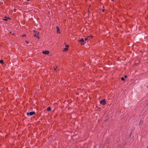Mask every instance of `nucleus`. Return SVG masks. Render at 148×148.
<instances>
[{
    "instance_id": "1",
    "label": "nucleus",
    "mask_w": 148,
    "mask_h": 148,
    "mask_svg": "<svg viewBox=\"0 0 148 148\" xmlns=\"http://www.w3.org/2000/svg\"><path fill=\"white\" fill-rule=\"evenodd\" d=\"M34 32L35 33V34H34V37H37V38L39 39L40 38L38 36V35L39 34V33L38 32H36V31H34Z\"/></svg>"
},
{
    "instance_id": "2",
    "label": "nucleus",
    "mask_w": 148,
    "mask_h": 148,
    "mask_svg": "<svg viewBox=\"0 0 148 148\" xmlns=\"http://www.w3.org/2000/svg\"><path fill=\"white\" fill-rule=\"evenodd\" d=\"M35 113V112H27V114L28 116H29V115L32 116V115H33Z\"/></svg>"
},
{
    "instance_id": "3",
    "label": "nucleus",
    "mask_w": 148,
    "mask_h": 148,
    "mask_svg": "<svg viewBox=\"0 0 148 148\" xmlns=\"http://www.w3.org/2000/svg\"><path fill=\"white\" fill-rule=\"evenodd\" d=\"M79 42H81V45H83L84 44V39L83 38H82L79 41Z\"/></svg>"
},
{
    "instance_id": "4",
    "label": "nucleus",
    "mask_w": 148,
    "mask_h": 148,
    "mask_svg": "<svg viewBox=\"0 0 148 148\" xmlns=\"http://www.w3.org/2000/svg\"><path fill=\"white\" fill-rule=\"evenodd\" d=\"M100 103L101 104H102L103 105H105L106 103L105 100V99L102 100V101H100Z\"/></svg>"
},
{
    "instance_id": "5",
    "label": "nucleus",
    "mask_w": 148,
    "mask_h": 148,
    "mask_svg": "<svg viewBox=\"0 0 148 148\" xmlns=\"http://www.w3.org/2000/svg\"><path fill=\"white\" fill-rule=\"evenodd\" d=\"M42 53H44V54H48L49 53V51H43V52H42Z\"/></svg>"
},
{
    "instance_id": "6",
    "label": "nucleus",
    "mask_w": 148,
    "mask_h": 148,
    "mask_svg": "<svg viewBox=\"0 0 148 148\" xmlns=\"http://www.w3.org/2000/svg\"><path fill=\"white\" fill-rule=\"evenodd\" d=\"M56 29L57 33H60V32L59 29V27H56Z\"/></svg>"
},
{
    "instance_id": "7",
    "label": "nucleus",
    "mask_w": 148,
    "mask_h": 148,
    "mask_svg": "<svg viewBox=\"0 0 148 148\" xmlns=\"http://www.w3.org/2000/svg\"><path fill=\"white\" fill-rule=\"evenodd\" d=\"M92 36H88V37L86 38L85 39V40H88V38H90H90H92Z\"/></svg>"
},
{
    "instance_id": "8",
    "label": "nucleus",
    "mask_w": 148,
    "mask_h": 148,
    "mask_svg": "<svg viewBox=\"0 0 148 148\" xmlns=\"http://www.w3.org/2000/svg\"><path fill=\"white\" fill-rule=\"evenodd\" d=\"M51 109L50 106L48 107L47 109V110L48 111H51Z\"/></svg>"
},
{
    "instance_id": "9",
    "label": "nucleus",
    "mask_w": 148,
    "mask_h": 148,
    "mask_svg": "<svg viewBox=\"0 0 148 148\" xmlns=\"http://www.w3.org/2000/svg\"><path fill=\"white\" fill-rule=\"evenodd\" d=\"M57 68V67L55 66L54 67V71L56 72L57 71V70L56 69Z\"/></svg>"
},
{
    "instance_id": "10",
    "label": "nucleus",
    "mask_w": 148,
    "mask_h": 148,
    "mask_svg": "<svg viewBox=\"0 0 148 148\" xmlns=\"http://www.w3.org/2000/svg\"><path fill=\"white\" fill-rule=\"evenodd\" d=\"M9 18H7V17H5V18L3 19V20L4 21H8V19H9Z\"/></svg>"
},
{
    "instance_id": "11",
    "label": "nucleus",
    "mask_w": 148,
    "mask_h": 148,
    "mask_svg": "<svg viewBox=\"0 0 148 148\" xmlns=\"http://www.w3.org/2000/svg\"><path fill=\"white\" fill-rule=\"evenodd\" d=\"M68 50V49L66 48H64L63 50V51H66L67 50Z\"/></svg>"
},
{
    "instance_id": "12",
    "label": "nucleus",
    "mask_w": 148,
    "mask_h": 148,
    "mask_svg": "<svg viewBox=\"0 0 148 148\" xmlns=\"http://www.w3.org/2000/svg\"><path fill=\"white\" fill-rule=\"evenodd\" d=\"M0 63L3 64V60H1L0 61Z\"/></svg>"
},
{
    "instance_id": "13",
    "label": "nucleus",
    "mask_w": 148,
    "mask_h": 148,
    "mask_svg": "<svg viewBox=\"0 0 148 148\" xmlns=\"http://www.w3.org/2000/svg\"><path fill=\"white\" fill-rule=\"evenodd\" d=\"M121 79L123 81H124L125 80V79H124V78L123 77H121Z\"/></svg>"
},
{
    "instance_id": "14",
    "label": "nucleus",
    "mask_w": 148,
    "mask_h": 148,
    "mask_svg": "<svg viewBox=\"0 0 148 148\" xmlns=\"http://www.w3.org/2000/svg\"><path fill=\"white\" fill-rule=\"evenodd\" d=\"M65 47H66V48H67V47H69V45H65Z\"/></svg>"
},
{
    "instance_id": "15",
    "label": "nucleus",
    "mask_w": 148,
    "mask_h": 148,
    "mask_svg": "<svg viewBox=\"0 0 148 148\" xmlns=\"http://www.w3.org/2000/svg\"><path fill=\"white\" fill-rule=\"evenodd\" d=\"M103 12H104V9H103L102 10Z\"/></svg>"
},
{
    "instance_id": "16",
    "label": "nucleus",
    "mask_w": 148,
    "mask_h": 148,
    "mask_svg": "<svg viewBox=\"0 0 148 148\" xmlns=\"http://www.w3.org/2000/svg\"><path fill=\"white\" fill-rule=\"evenodd\" d=\"M124 77H125V78H126V77H127V75H125V76H124Z\"/></svg>"
},
{
    "instance_id": "17",
    "label": "nucleus",
    "mask_w": 148,
    "mask_h": 148,
    "mask_svg": "<svg viewBox=\"0 0 148 148\" xmlns=\"http://www.w3.org/2000/svg\"><path fill=\"white\" fill-rule=\"evenodd\" d=\"M90 38H90H88V40H89V39H90V38Z\"/></svg>"
},
{
    "instance_id": "18",
    "label": "nucleus",
    "mask_w": 148,
    "mask_h": 148,
    "mask_svg": "<svg viewBox=\"0 0 148 148\" xmlns=\"http://www.w3.org/2000/svg\"><path fill=\"white\" fill-rule=\"evenodd\" d=\"M26 42L27 44L29 43L27 41H26Z\"/></svg>"
},
{
    "instance_id": "19",
    "label": "nucleus",
    "mask_w": 148,
    "mask_h": 148,
    "mask_svg": "<svg viewBox=\"0 0 148 148\" xmlns=\"http://www.w3.org/2000/svg\"><path fill=\"white\" fill-rule=\"evenodd\" d=\"M114 1V0H111V1Z\"/></svg>"
},
{
    "instance_id": "20",
    "label": "nucleus",
    "mask_w": 148,
    "mask_h": 148,
    "mask_svg": "<svg viewBox=\"0 0 148 148\" xmlns=\"http://www.w3.org/2000/svg\"><path fill=\"white\" fill-rule=\"evenodd\" d=\"M25 36V35H23V36Z\"/></svg>"
}]
</instances>
